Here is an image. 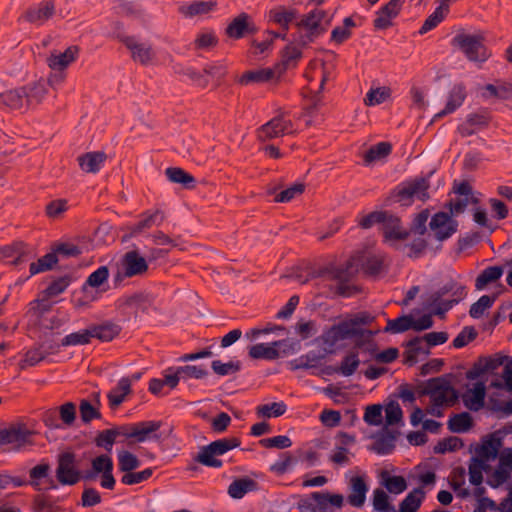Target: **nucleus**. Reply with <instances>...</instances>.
I'll list each match as a JSON object with an SVG mask.
<instances>
[{
	"label": "nucleus",
	"mask_w": 512,
	"mask_h": 512,
	"mask_svg": "<svg viewBox=\"0 0 512 512\" xmlns=\"http://www.w3.org/2000/svg\"><path fill=\"white\" fill-rule=\"evenodd\" d=\"M109 278V269L107 266H100L97 270L92 272L84 285V288L86 286L92 287V288H99L104 283L107 282Z\"/></svg>",
	"instance_id": "nucleus-59"
},
{
	"label": "nucleus",
	"mask_w": 512,
	"mask_h": 512,
	"mask_svg": "<svg viewBox=\"0 0 512 512\" xmlns=\"http://www.w3.org/2000/svg\"><path fill=\"white\" fill-rule=\"evenodd\" d=\"M486 387L483 382H477L474 387L468 390L462 396L464 405L472 410L478 411L483 408L485 403Z\"/></svg>",
	"instance_id": "nucleus-30"
},
{
	"label": "nucleus",
	"mask_w": 512,
	"mask_h": 512,
	"mask_svg": "<svg viewBox=\"0 0 512 512\" xmlns=\"http://www.w3.org/2000/svg\"><path fill=\"white\" fill-rule=\"evenodd\" d=\"M344 497L341 494L313 492L299 502L302 512H332L329 506L341 508Z\"/></svg>",
	"instance_id": "nucleus-8"
},
{
	"label": "nucleus",
	"mask_w": 512,
	"mask_h": 512,
	"mask_svg": "<svg viewBox=\"0 0 512 512\" xmlns=\"http://www.w3.org/2000/svg\"><path fill=\"white\" fill-rule=\"evenodd\" d=\"M414 319L411 316L403 315L396 319L388 320L384 332L402 333L412 328Z\"/></svg>",
	"instance_id": "nucleus-53"
},
{
	"label": "nucleus",
	"mask_w": 512,
	"mask_h": 512,
	"mask_svg": "<svg viewBox=\"0 0 512 512\" xmlns=\"http://www.w3.org/2000/svg\"><path fill=\"white\" fill-rule=\"evenodd\" d=\"M368 485L364 476H353L349 481L348 502L353 507H362L366 500Z\"/></svg>",
	"instance_id": "nucleus-27"
},
{
	"label": "nucleus",
	"mask_w": 512,
	"mask_h": 512,
	"mask_svg": "<svg viewBox=\"0 0 512 512\" xmlns=\"http://www.w3.org/2000/svg\"><path fill=\"white\" fill-rule=\"evenodd\" d=\"M467 295L466 288L457 283H449L444 285L431 296V306H433L434 314L444 315L453 305L459 303Z\"/></svg>",
	"instance_id": "nucleus-4"
},
{
	"label": "nucleus",
	"mask_w": 512,
	"mask_h": 512,
	"mask_svg": "<svg viewBox=\"0 0 512 512\" xmlns=\"http://www.w3.org/2000/svg\"><path fill=\"white\" fill-rule=\"evenodd\" d=\"M217 44L218 38L212 30H205L198 33L193 42L195 50H210Z\"/></svg>",
	"instance_id": "nucleus-51"
},
{
	"label": "nucleus",
	"mask_w": 512,
	"mask_h": 512,
	"mask_svg": "<svg viewBox=\"0 0 512 512\" xmlns=\"http://www.w3.org/2000/svg\"><path fill=\"white\" fill-rule=\"evenodd\" d=\"M215 0H195L179 7V12L186 18H194L208 15L217 9Z\"/></svg>",
	"instance_id": "nucleus-26"
},
{
	"label": "nucleus",
	"mask_w": 512,
	"mask_h": 512,
	"mask_svg": "<svg viewBox=\"0 0 512 512\" xmlns=\"http://www.w3.org/2000/svg\"><path fill=\"white\" fill-rule=\"evenodd\" d=\"M27 99L28 108L40 104L48 93L47 84L44 80H39L29 85L23 86Z\"/></svg>",
	"instance_id": "nucleus-37"
},
{
	"label": "nucleus",
	"mask_w": 512,
	"mask_h": 512,
	"mask_svg": "<svg viewBox=\"0 0 512 512\" xmlns=\"http://www.w3.org/2000/svg\"><path fill=\"white\" fill-rule=\"evenodd\" d=\"M92 338L93 334H91V330L88 328L68 334L62 339L61 344L62 346L84 345L90 343Z\"/></svg>",
	"instance_id": "nucleus-56"
},
{
	"label": "nucleus",
	"mask_w": 512,
	"mask_h": 512,
	"mask_svg": "<svg viewBox=\"0 0 512 512\" xmlns=\"http://www.w3.org/2000/svg\"><path fill=\"white\" fill-rule=\"evenodd\" d=\"M297 16L295 9H288L284 6H278L271 9L268 13L270 21L279 25L285 32L289 29L290 23H292Z\"/></svg>",
	"instance_id": "nucleus-36"
},
{
	"label": "nucleus",
	"mask_w": 512,
	"mask_h": 512,
	"mask_svg": "<svg viewBox=\"0 0 512 512\" xmlns=\"http://www.w3.org/2000/svg\"><path fill=\"white\" fill-rule=\"evenodd\" d=\"M512 473V449L506 448L499 454L498 467L492 473L488 483L496 488L504 484Z\"/></svg>",
	"instance_id": "nucleus-18"
},
{
	"label": "nucleus",
	"mask_w": 512,
	"mask_h": 512,
	"mask_svg": "<svg viewBox=\"0 0 512 512\" xmlns=\"http://www.w3.org/2000/svg\"><path fill=\"white\" fill-rule=\"evenodd\" d=\"M287 410L284 402H272L268 404L259 405L256 408L258 417L271 418L282 416Z\"/></svg>",
	"instance_id": "nucleus-50"
},
{
	"label": "nucleus",
	"mask_w": 512,
	"mask_h": 512,
	"mask_svg": "<svg viewBox=\"0 0 512 512\" xmlns=\"http://www.w3.org/2000/svg\"><path fill=\"white\" fill-rule=\"evenodd\" d=\"M175 73L188 77L194 85L200 88H206L209 85V79L202 71L196 70L191 66H176Z\"/></svg>",
	"instance_id": "nucleus-45"
},
{
	"label": "nucleus",
	"mask_w": 512,
	"mask_h": 512,
	"mask_svg": "<svg viewBox=\"0 0 512 512\" xmlns=\"http://www.w3.org/2000/svg\"><path fill=\"white\" fill-rule=\"evenodd\" d=\"M503 269L500 266H490L484 269L476 278L475 287L482 290L489 283L495 282L501 278Z\"/></svg>",
	"instance_id": "nucleus-47"
},
{
	"label": "nucleus",
	"mask_w": 512,
	"mask_h": 512,
	"mask_svg": "<svg viewBox=\"0 0 512 512\" xmlns=\"http://www.w3.org/2000/svg\"><path fill=\"white\" fill-rule=\"evenodd\" d=\"M316 278H323L324 280L329 281H337V292L339 295L349 296L351 294L350 287L344 284V282L347 281V273L343 270L336 268H322L311 272L309 276L305 279H299V282L301 284H305L310 279Z\"/></svg>",
	"instance_id": "nucleus-13"
},
{
	"label": "nucleus",
	"mask_w": 512,
	"mask_h": 512,
	"mask_svg": "<svg viewBox=\"0 0 512 512\" xmlns=\"http://www.w3.org/2000/svg\"><path fill=\"white\" fill-rule=\"evenodd\" d=\"M466 98V88L463 84H456L449 92L448 100L445 108L435 115V118H441L447 114L454 112L459 108Z\"/></svg>",
	"instance_id": "nucleus-34"
},
{
	"label": "nucleus",
	"mask_w": 512,
	"mask_h": 512,
	"mask_svg": "<svg viewBox=\"0 0 512 512\" xmlns=\"http://www.w3.org/2000/svg\"><path fill=\"white\" fill-rule=\"evenodd\" d=\"M78 54L79 48L77 46H69L64 52H51L46 62L52 71L65 72L69 65L76 61Z\"/></svg>",
	"instance_id": "nucleus-21"
},
{
	"label": "nucleus",
	"mask_w": 512,
	"mask_h": 512,
	"mask_svg": "<svg viewBox=\"0 0 512 512\" xmlns=\"http://www.w3.org/2000/svg\"><path fill=\"white\" fill-rule=\"evenodd\" d=\"M35 257L34 249L22 241L0 247V260L15 267L31 261Z\"/></svg>",
	"instance_id": "nucleus-10"
},
{
	"label": "nucleus",
	"mask_w": 512,
	"mask_h": 512,
	"mask_svg": "<svg viewBox=\"0 0 512 512\" xmlns=\"http://www.w3.org/2000/svg\"><path fill=\"white\" fill-rule=\"evenodd\" d=\"M68 210V201L66 199H56L49 202L45 207V213L48 218L57 219Z\"/></svg>",
	"instance_id": "nucleus-64"
},
{
	"label": "nucleus",
	"mask_w": 512,
	"mask_h": 512,
	"mask_svg": "<svg viewBox=\"0 0 512 512\" xmlns=\"http://www.w3.org/2000/svg\"><path fill=\"white\" fill-rule=\"evenodd\" d=\"M489 469V464L483 463L481 460L472 457L468 466L470 483L475 486L480 485L483 481V471L487 472Z\"/></svg>",
	"instance_id": "nucleus-48"
},
{
	"label": "nucleus",
	"mask_w": 512,
	"mask_h": 512,
	"mask_svg": "<svg viewBox=\"0 0 512 512\" xmlns=\"http://www.w3.org/2000/svg\"><path fill=\"white\" fill-rule=\"evenodd\" d=\"M380 477L382 485L392 494H400L407 489V482L403 476H391L384 470Z\"/></svg>",
	"instance_id": "nucleus-44"
},
{
	"label": "nucleus",
	"mask_w": 512,
	"mask_h": 512,
	"mask_svg": "<svg viewBox=\"0 0 512 512\" xmlns=\"http://www.w3.org/2000/svg\"><path fill=\"white\" fill-rule=\"evenodd\" d=\"M131 392L130 379L127 377L121 378L107 395L110 407L112 409L119 407L125 401L126 396L131 394Z\"/></svg>",
	"instance_id": "nucleus-35"
},
{
	"label": "nucleus",
	"mask_w": 512,
	"mask_h": 512,
	"mask_svg": "<svg viewBox=\"0 0 512 512\" xmlns=\"http://www.w3.org/2000/svg\"><path fill=\"white\" fill-rule=\"evenodd\" d=\"M255 486V482L251 479L241 478L233 481L229 488L228 494L235 499L242 498L247 492L251 491Z\"/></svg>",
	"instance_id": "nucleus-52"
},
{
	"label": "nucleus",
	"mask_w": 512,
	"mask_h": 512,
	"mask_svg": "<svg viewBox=\"0 0 512 512\" xmlns=\"http://www.w3.org/2000/svg\"><path fill=\"white\" fill-rule=\"evenodd\" d=\"M391 91L388 87L370 89L364 98L367 106H375L385 102L390 97Z\"/></svg>",
	"instance_id": "nucleus-57"
},
{
	"label": "nucleus",
	"mask_w": 512,
	"mask_h": 512,
	"mask_svg": "<svg viewBox=\"0 0 512 512\" xmlns=\"http://www.w3.org/2000/svg\"><path fill=\"white\" fill-rule=\"evenodd\" d=\"M425 498V492L422 488H415L407 494V496L400 503V512H417L420 508L422 501Z\"/></svg>",
	"instance_id": "nucleus-41"
},
{
	"label": "nucleus",
	"mask_w": 512,
	"mask_h": 512,
	"mask_svg": "<svg viewBox=\"0 0 512 512\" xmlns=\"http://www.w3.org/2000/svg\"><path fill=\"white\" fill-rule=\"evenodd\" d=\"M309 80V90L320 93L323 91L326 81L329 79V72L324 63L314 64L306 74Z\"/></svg>",
	"instance_id": "nucleus-32"
},
{
	"label": "nucleus",
	"mask_w": 512,
	"mask_h": 512,
	"mask_svg": "<svg viewBox=\"0 0 512 512\" xmlns=\"http://www.w3.org/2000/svg\"><path fill=\"white\" fill-rule=\"evenodd\" d=\"M257 31L251 17L244 12L235 17L226 28L227 36L234 39H240L246 34H254Z\"/></svg>",
	"instance_id": "nucleus-20"
},
{
	"label": "nucleus",
	"mask_w": 512,
	"mask_h": 512,
	"mask_svg": "<svg viewBox=\"0 0 512 512\" xmlns=\"http://www.w3.org/2000/svg\"><path fill=\"white\" fill-rule=\"evenodd\" d=\"M121 41L130 51L131 58L134 62L143 66L155 63L156 52L151 44L142 42L133 36H124L121 38Z\"/></svg>",
	"instance_id": "nucleus-11"
},
{
	"label": "nucleus",
	"mask_w": 512,
	"mask_h": 512,
	"mask_svg": "<svg viewBox=\"0 0 512 512\" xmlns=\"http://www.w3.org/2000/svg\"><path fill=\"white\" fill-rule=\"evenodd\" d=\"M123 273L126 277L140 276L147 272L148 264L138 251L127 252L122 259Z\"/></svg>",
	"instance_id": "nucleus-23"
},
{
	"label": "nucleus",
	"mask_w": 512,
	"mask_h": 512,
	"mask_svg": "<svg viewBox=\"0 0 512 512\" xmlns=\"http://www.w3.org/2000/svg\"><path fill=\"white\" fill-rule=\"evenodd\" d=\"M359 365L360 360L358 358V354L355 352H350L342 359L340 366L335 369V371L343 376L348 377L356 372Z\"/></svg>",
	"instance_id": "nucleus-54"
},
{
	"label": "nucleus",
	"mask_w": 512,
	"mask_h": 512,
	"mask_svg": "<svg viewBox=\"0 0 512 512\" xmlns=\"http://www.w3.org/2000/svg\"><path fill=\"white\" fill-rule=\"evenodd\" d=\"M34 433L24 425L0 429V447L3 451H18L33 444Z\"/></svg>",
	"instance_id": "nucleus-7"
},
{
	"label": "nucleus",
	"mask_w": 512,
	"mask_h": 512,
	"mask_svg": "<svg viewBox=\"0 0 512 512\" xmlns=\"http://www.w3.org/2000/svg\"><path fill=\"white\" fill-rule=\"evenodd\" d=\"M381 229L384 241L394 247H397L396 242L406 240L409 236V232L401 226L400 219L391 213H387Z\"/></svg>",
	"instance_id": "nucleus-17"
},
{
	"label": "nucleus",
	"mask_w": 512,
	"mask_h": 512,
	"mask_svg": "<svg viewBox=\"0 0 512 512\" xmlns=\"http://www.w3.org/2000/svg\"><path fill=\"white\" fill-rule=\"evenodd\" d=\"M283 341H274L270 344L260 343L249 348V357L252 359L275 360L280 357L278 347Z\"/></svg>",
	"instance_id": "nucleus-33"
},
{
	"label": "nucleus",
	"mask_w": 512,
	"mask_h": 512,
	"mask_svg": "<svg viewBox=\"0 0 512 512\" xmlns=\"http://www.w3.org/2000/svg\"><path fill=\"white\" fill-rule=\"evenodd\" d=\"M305 190V185L302 183H295L287 189L275 195L274 201L278 203L290 202L294 198L300 196Z\"/></svg>",
	"instance_id": "nucleus-58"
},
{
	"label": "nucleus",
	"mask_w": 512,
	"mask_h": 512,
	"mask_svg": "<svg viewBox=\"0 0 512 512\" xmlns=\"http://www.w3.org/2000/svg\"><path fill=\"white\" fill-rule=\"evenodd\" d=\"M495 298V296H481L477 302L471 305L469 310L470 316L475 319L480 318L484 314L485 310L493 305Z\"/></svg>",
	"instance_id": "nucleus-60"
},
{
	"label": "nucleus",
	"mask_w": 512,
	"mask_h": 512,
	"mask_svg": "<svg viewBox=\"0 0 512 512\" xmlns=\"http://www.w3.org/2000/svg\"><path fill=\"white\" fill-rule=\"evenodd\" d=\"M55 473L57 481L63 486H72L78 483L81 479V471L75 453L71 451L60 453Z\"/></svg>",
	"instance_id": "nucleus-9"
},
{
	"label": "nucleus",
	"mask_w": 512,
	"mask_h": 512,
	"mask_svg": "<svg viewBox=\"0 0 512 512\" xmlns=\"http://www.w3.org/2000/svg\"><path fill=\"white\" fill-rule=\"evenodd\" d=\"M428 189L429 181L426 178H417L398 190V201L405 205L410 203L413 198L425 201L429 197Z\"/></svg>",
	"instance_id": "nucleus-14"
},
{
	"label": "nucleus",
	"mask_w": 512,
	"mask_h": 512,
	"mask_svg": "<svg viewBox=\"0 0 512 512\" xmlns=\"http://www.w3.org/2000/svg\"><path fill=\"white\" fill-rule=\"evenodd\" d=\"M448 429L453 433H463L468 431L472 425L473 420L468 412H462L452 415L448 420Z\"/></svg>",
	"instance_id": "nucleus-46"
},
{
	"label": "nucleus",
	"mask_w": 512,
	"mask_h": 512,
	"mask_svg": "<svg viewBox=\"0 0 512 512\" xmlns=\"http://www.w3.org/2000/svg\"><path fill=\"white\" fill-rule=\"evenodd\" d=\"M327 14L322 9H314L298 22V28L301 33L299 41L302 46L312 42L324 30V23L328 24Z\"/></svg>",
	"instance_id": "nucleus-6"
},
{
	"label": "nucleus",
	"mask_w": 512,
	"mask_h": 512,
	"mask_svg": "<svg viewBox=\"0 0 512 512\" xmlns=\"http://www.w3.org/2000/svg\"><path fill=\"white\" fill-rule=\"evenodd\" d=\"M364 325L365 324L356 325L357 333H355L352 338H354L356 348L370 350V348L374 346L373 337L376 332L363 329L362 326Z\"/></svg>",
	"instance_id": "nucleus-49"
},
{
	"label": "nucleus",
	"mask_w": 512,
	"mask_h": 512,
	"mask_svg": "<svg viewBox=\"0 0 512 512\" xmlns=\"http://www.w3.org/2000/svg\"><path fill=\"white\" fill-rule=\"evenodd\" d=\"M403 418V412L398 402L391 401L385 408V422L392 426L400 423Z\"/></svg>",
	"instance_id": "nucleus-61"
},
{
	"label": "nucleus",
	"mask_w": 512,
	"mask_h": 512,
	"mask_svg": "<svg viewBox=\"0 0 512 512\" xmlns=\"http://www.w3.org/2000/svg\"><path fill=\"white\" fill-rule=\"evenodd\" d=\"M292 132L293 124L291 120L279 115L262 125L257 131V136L259 140L267 141Z\"/></svg>",
	"instance_id": "nucleus-12"
},
{
	"label": "nucleus",
	"mask_w": 512,
	"mask_h": 512,
	"mask_svg": "<svg viewBox=\"0 0 512 512\" xmlns=\"http://www.w3.org/2000/svg\"><path fill=\"white\" fill-rule=\"evenodd\" d=\"M404 0H390L383 6L374 19V27L376 29H387L392 25V20L399 14Z\"/></svg>",
	"instance_id": "nucleus-24"
},
{
	"label": "nucleus",
	"mask_w": 512,
	"mask_h": 512,
	"mask_svg": "<svg viewBox=\"0 0 512 512\" xmlns=\"http://www.w3.org/2000/svg\"><path fill=\"white\" fill-rule=\"evenodd\" d=\"M0 105L15 110L28 108L25 89L23 87H19L1 93Z\"/></svg>",
	"instance_id": "nucleus-31"
},
{
	"label": "nucleus",
	"mask_w": 512,
	"mask_h": 512,
	"mask_svg": "<svg viewBox=\"0 0 512 512\" xmlns=\"http://www.w3.org/2000/svg\"><path fill=\"white\" fill-rule=\"evenodd\" d=\"M107 159L103 151L84 153L77 158L80 169L85 173H97Z\"/></svg>",
	"instance_id": "nucleus-28"
},
{
	"label": "nucleus",
	"mask_w": 512,
	"mask_h": 512,
	"mask_svg": "<svg viewBox=\"0 0 512 512\" xmlns=\"http://www.w3.org/2000/svg\"><path fill=\"white\" fill-rule=\"evenodd\" d=\"M165 174L170 182L181 184L187 189L195 187V178L179 167L167 168Z\"/></svg>",
	"instance_id": "nucleus-42"
},
{
	"label": "nucleus",
	"mask_w": 512,
	"mask_h": 512,
	"mask_svg": "<svg viewBox=\"0 0 512 512\" xmlns=\"http://www.w3.org/2000/svg\"><path fill=\"white\" fill-rule=\"evenodd\" d=\"M423 393L430 398L426 412L435 417L443 416V409L453 406L458 400V393L445 377L428 380Z\"/></svg>",
	"instance_id": "nucleus-1"
},
{
	"label": "nucleus",
	"mask_w": 512,
	"mask_h": 512,
	"mask_svg": "<svg viewBox=\"0 0 512 512\" xmlns=\"http://www.w3.org/2000/svg\"><path fill=\"white\" fill-rule=\"evenodd\" d=\"M140 467V460L131 452L122 450L118 453V468L127 473Z\"/></svg>",
	"instance_id": "nucleus-55"
},
{
	"label": "nucleus",
	"mask_w": 512,
	"mask_h": 512,
	"mask_svg": "<svg viewBox=\"0 0 512 512\" xmlns=\"http://www.w3.org/2000/svg\"><path fill=\"white\" fill-rule=\"evenodd\" d=\"M392 151V145L389 142H379L371 146L364 154L363 161L366 166L375 162L384 160Z\"/></svg>",
	"instance_id": "nucleus-38"
},
{
	"label": "nucleus",
	"mask_w": 512,
	"mask_h": 512,
	"mask_svg": "<svg viewBox=\"0 0 512 512\" xmlns=\"http://www.w3.org/2000/svg\"><path fill=\"white\" fill-rule=\"evenodd\" d=\"M372 504L374 510L377 512H390L393 509L389 503V496L380 488L373 491Z\"/></svg>",
	"instance_id": "nucleus-63"
},
{
	"label": "nucleus",
	"mask_w": 512,
	"mask_h": 512,
	"mask_svg": "<svg viewBox=\"0 0 512 512\" xmlns=\"http://www.w3.org/2000/svg\"><path fill=\"white\" fill-rule=\"evenodd\" d=\"M93 338H97L100 341H111L121 331V327L117 324L106 322L101 325H94L90 327Z\"/></svg>",
	"instance_id": "nucleus-39"
},
{
	"label": "nucleus",
	"mask_w": 512,
	"mask_h": 512,
	"mask_svg": "<svg viewBox=\"0 0 512 512\" xmlns=\"http://www.w3.org/2000/svg\"><path fill=\"white\" fill-rule=\"evenodd\" d=\"M55 4L52 0H44L35 6H32L24 13V19L38 26L43 25L55 14Z\"/></svg>",
	"instance_id": "nucleus-19"
},
{
	"label": "nucleus",
	"mask_w": 512,
	"mask_h": 512,
	"mask_svg": "<svg viewBox=\"0 0 512 512\" xmlns=\"http://www.w3.org/2000/svg\"><path fill=\"white\" fill-rule=\"evenodd\" d=\"M240 444L241 442L237 437L222 438L213 441L200 450L196 460L208 467H221L222 461L216 457L221 456L226 452L240 446Z\"/></svg>",
	"instance_id": "nucleus-5"
},
{
	"label": "nucleus",
	"mask_w": 512,
	"mask_h": 512,
	"mask_svg": "<svg viewBox=\"0 0 512 512\" xmlns=\"http://www.w3.org/2000/svg\"><path fill=\"white\" fill-rule=\"evenodd\" d=\"M161 427V421L152 420L135 423V431L133 433L134 441L137 443H142L149 440L161 442L163 439L162 433L159 432Z\"/></svg>",
	"instance_id": "nucleus-22"
},
{
	"label": "nucleus",
	"mask_w": 512,
	"mask_h": 512,
	"mask_svg": "<svg viewBox=\"0 0 512 512\" xmlns=\"http://www.w3.org/2000/svg\"><path fill=\"white\" fill-rule=\"evenodd\" d=\"M457 227V221L453 220L451 215L445 212L436 213L430 221V228L436 239L440 241L451 237L457 231Z\"/></svg>",
	"instance_id": "nucleus-16"
},
{
	"label": "nucleus",
	"mask_w": 512,
	"mask_h": 512,
	"mask_svg": "<svg viewBox=\"0 0 512 512\" xmlns=\"http://www.w3.org/2000/svg\"><path fill=\"white\" fill-rule=\"evenodd\" d=\"M373 320L374 317L370 314L361 312L334 324L321 336L324 350L330 353L333 352L339 342L351 339L357 333V324H370Z\"/></svg>",
	"instance_id": "nucleus-2"
},
{
	"label": "nucleus",
	"mask_w": 512,
	"mask_h": 512,
	"mask_svg": "<svg viewBox=\"0 0 512 512\" xmlns=\"http://www.w3.org/2000/svg\"><path fill=\"white\" fill-rule=\"evenodd\" d=\"M501 446V439L492 435L476 448V456L474 458L488 464L489 461L497 458Z\"/></svg>",
	"instance_id": "nucleus-29"
},
{
	"label": "nucleus",
	"mask_w": 512,
	"mask_h": 512,
	"mask_svg": "<svg viewBox=\"0 0 512 512\" xmlns=\"http://www.w3.org/2000/svg\"><path fill=\"white\" fill-rule=\"evenodd\" d=\"M449 12V6L439 1V6L434 10V12L428 16V18L423 23L422 27L419 30L420 34H425L428 31L435 28L440 22L444 20Z\"/></svg>",
	"instance_id": "nucleus-43"
},
{
	"label": "nucleus",
	"mask_w": 512,
	"mask_h": 512,
	"mask_svg": "<svg viewBox=\"0 0 512 512\" xmlns=\"http://www.w3.org/2000/svg\"><path fill=\"white\" fill-rule=\"evenodd\" d=\"M274 77V71L270 68L250 70L243 73L238 79L241 85H248L250 83H263L267 82Z\"/></svg>",
	"instance_id": "nucleus-40"
},
{
	"label": "nucleus",
	"mask_w": 512,
	"mask_h": 512,
	"mask_svg": "<svg viewBox=\"0 0 512 512\" xmlns=\"http://www.w3.org/2000/svg\"><path fill=\"white\" fill-rule=\"evenodd\" d=\"M165 220V213L160 209L146 211L140 216V220L127 227V236L136 237L154 226H160Z\"/></svg>",
	"instance_id": "nucleus-15"
},
{
	"label": "nucleus",
	"mask_w": 512,
	"mask_h": 512,
	"mask_svg": "<svg viewBox=\"0 0 512 512\" xmlns=\"http://www.w3.org/2000/svg\"><path fill=\"white\" fill-rule=\"evenodd\" d=\"M484 41L485 37L482 33L459 32L452 39V45L458 48L469 61L485 62L491 54Z\"/></svg>",
	"instance_id": "nucleus-3"
},
{
	"label": "nucleus",
	"mask_w": 512,
	"mask_h": 512,
	"mask_svg": "<svg viewBox=\"0 0 512 512\" xmlns=\"http://www.w3.org/2000/svg\"><path fill=\"white\" fill-rule=\"evenodd\" d=\"M301 56V49L295 44H289L282 52V63L285 68L294 67Z\"/></svg>",
	"instance_id": "nucleus-62"
},
{
	"label": "nucleus",
	"mask_w": 512,
	"mask_h": 512,
	"mask_svg": "<svg viewBox=\"0 0 512 512\" xmlns=\"http://www.w3.org/2000/svg\"><path fill=\"white\" fill-rule=\"evenodd\" d=\"M490 115L486 111L471 113L466 120L458 126V132L463 137L471 136L479 129L485 128L490 122Z\"/></svg>",
	"instance_id": "nucleus-25"
}]
</instances>
